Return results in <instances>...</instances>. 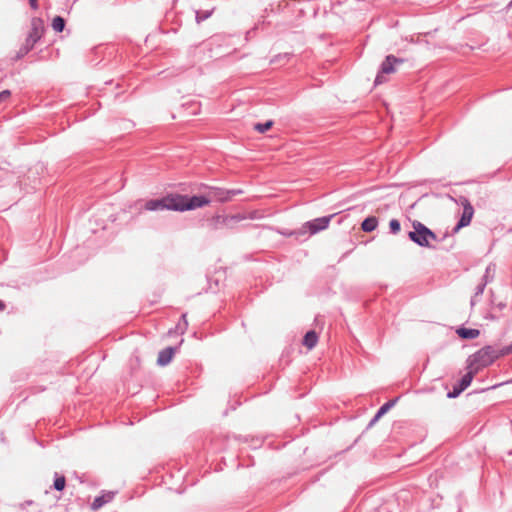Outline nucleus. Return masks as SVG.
<instances>
[{
  "label": "nucleus",
  "mask_w": 512,
  "mask_h": 512,
  "mask_svg": "<svg viewBox=\"0 0 512 512\" xmlns=\"http://www.w3.org/2000/svg\"><path fill=\"white\" fill-rule=\"evenodd\" d=\"M499 357V352L492 346H485L470 355L467 359V364L468 367L477 369V372H479L481 369L491 365Z\"/></svg>",
  "instance_id": "nucleus-1"
},
{
  "label": "nucleus",
  "mask_w": 512,
  "mask_h": 512,
  "mask_svg": "<svg viewBox=\"0 0 512 512\" xmlns=\"http://www.w3.org/2000/svg\"><path fill=\"white\" fill-rule=\"evenodd\" d=\"M413 229L408 233V237L421 247H429L430 242L437 239L436 234L419 221L413 222Z\"/></svg>",
  "instance_id": "nucleus-2"
},
{
  "label": "nucleus",
  "mask_w": 512,
  "mask_h": 512,
  "mask_svg": "<svg viewBox=\"0 0 512 512\" xmlns=\"http://www.w3.org/2000/svg\"><path fill=\"white\" fill-rule=\"evenodd\" d=\"M176 211L193 210L203 207L210 203V199L205 196H182L175 195Z\"/></svg>",
  "instance_id": "nucleus-3"
},
{
  "label": "nucleus",
  "mask_w": 512,
  "mask_h": 512,
  "mask_svg": "<svg viewBox=\"0 0 512 512\" xmlns=\"http://www.w3.org/2000/svg\"><path fill=\"white\" fill-rule=\"evenodd\" d=\"M403 59L397 58L394 55H388L380 66V70L375 78V85H380L386 81L385 75L394 73L396 71L395 66L402 64Z\"/></svg>",
  "instance_id": "nucleus-4"
},
{
  "label": "nucleus",
  "mask_w": 512,
  "mask_h": 512,
  "mask_svg": "<svg viewBox=\"0 0 512 512\" xmlns=\"http://www.w3.org/2000/svg\"><path fill=\"white\" fill-rule=\"evenodd\" d=\"M145 209L148 211L174 210L176 211L175 195H168L161 199H152L145 203Z\"/></svg>",
  "instance_id": "nucleus-5"
},
{
  "label": "nucleus",
  "mask_w": 512,
  "mask_h": 512,
  "mask_svg": "<svg viewBox=\"0 0 512 512\" xmlns=\"http://www.w3.org/2000/svg\"><path fill=\"white\" fill-rule=\"evenodd\" d=\"M43 33L44 23L42 19L34 17L31 20V28L25 42L34 47L35 44L41 39Z\"/></svg>",
  "instance_id": "nucleus-6"
},
{
  "label": "nucleus",
  "mask_w": 512,
  "mask_h": 512,
  "mask_svg": "<svg viewBox=\"0 0 512 512\" xmlns=\"http://www.w3.org/2000/svg\"><path fill=\"white\" fill-rule=\"evenodd\" d=\"M240 193H242V191L239 189L225 190L218 187H211L208 192V199H210V201L227 202Z\"/></svg>",
  "instance_id": "nucleus-7"
},
{
  "label": "nucleus",
  "mask_w": 512,
  "mask_h": 512,
  "mask_svg": "<svg viewBox=\"0 0 512 512\" xmlns=\"http://www.w3.org/2000/svg\"><path fill=\"white\" fill-rule=\"evenodd\" d=\"M333 217L334 215L316 218L308 221L305 226L309 229L310 234H316L322 230H325L329 226V223Z\"/></svg>",
  "instance_id": "nucleus-8"
},
{
  "label": "nucleus",
  "mask_w": 512,
  "mask_h": 512,
  "mask_svg": "<svg viewBox=\"0 0 512 512\" xmlns=\"http://www.w3.org/2000/svg\"><path fill=\"white\" fill-rule=\"evenodd\" d=\"M473 214V206L469 203L468 200L465 199L462 216L457 225L454 227L453 232H458L461 228L468 226L472 220Z\"/></svg>",
  "instance_id": "nucleus-9"
},
{
  "label": "nucleus",
  "mask_w": 512,
  "mask_h": 512,
  "mask_svg": "<svg viewBox=\"0 0 512 512\" xmlns=\"http://www.w3.org/2000/svg\"><path fill=\"white\" fill-rule=\"evenodd\" d=\"M115 493L114 492H105L100 496H97L91 504V508L93 510H98L105 504L109 503L113 500Z\"/></svg>",
  "instance_id": "nucleus-10"
},
{
  "label": "nucleus",
  "mask_w": 512,
  "mask_h": 512,
  "mask_svg": "<svg viewBox=\"0 0 512 512\" xmlns=\"http://www.w3.org/2000/svg\"><path fill=\"white\" fill-rule=\"evenodd\" d=\"M245 218L246 217L241 214L231 215V216H217L216 224L230 227L233 223L240 222V221L244 220Z\"/></svg>",
  "instance_id": "nucleus-11"
},
{
  "label": "nucleus",
  "mask_w": 512,
  "mask_h": 512,
  "mask_svg": "<svg viewBox=\"0 0 512 512\" xmlns=\"http://www.w3.org/2000/svg\"><path fill=\"white\" fill-rule=\"evenodd\" d=\"M175 350L176 349L173 347H167V348L161 350L158 354V359H157L158 365L166 366L167 364H169L172 360Z\"/></svg>",
  "instance_id": "nucleus-12"
},
{
  "label": "nucleus",
  "mask_w": 512,
  "mask_h": 512,
  "mask_svg": "<svg viewBox=\"0 0 512 512\" xmlns=\"http://www.w3.org/2000/svg\"><path fill=\"white\" fill-rule=\"evenodd\" d=\"M467 370V373L463 375L457 384L463 391L470 386L474 376L478 373L477 369H473L472 367L467 366Z\"/></svg>",
  "instance_id": "nucleus-13"
},
{
  "label": "nucleus",
  "mask_w": 512,
  "mask_h": 512,
  "mask_svg": "<svg viewBox=\"0 0 512 512\" xmlns=\"http://www.w3.org/2000/svg\"><path fill=\"white\" fill-rule=\"evenodd\" d=\"M457 334L462 339H475L479 336L480 331L478 329L461 327L457 329Z\"/></svg>",
  "instance_id": "nucleus-14"
},
{
  "label": "nucleus",
  "mask_w": 512,
  "mask_h": 512,
  "mask_svg": "<svg viewBox=\"0 0 512 512\" xmlns=\"http://www.w3.org/2000/svg\"><path fill=\"white\" fill-rule=\"evenodd\" d=\"M378 226V219L375 216H369L364 219L361 224V228L364 232H372Z\"/></svg>",
  "instance_id": "nucleus-15"
},
{
  "label": "nucleus",
  "mask_w": 512,
  "mask_h": 512,
  "mask_svg": "<svg viewBox=\"0 0 512 512\" xmlns=\"http://www.w3.org/2000/svg\"><path fill=\"white\" fill-rule=\"evenodd\" d=\"M318 342V335L315 331H308L303 338V345L308 349H312Z\"/></svg>",
  "instance_id": "nucleus-16"
},
{
  "label": "nucleus",
  "mask_w": 512,
  "mask_h": 512,
  "mask_svg": "<svg viewBox=\"0 0 512 512\" xmlns=\"http://www.w3.org/2000/svg\"><path fill=\"white\" fill-rule=\"evenodd\" d=\"M54 477L55 479L53 483V488L57 491H62L66 485L65 477L63 475H59L58 473H55Z\"/></svg>",
  "instance_id": "nucleus-17"
},
{
  "label": "nucleus",
  "mask_w": 512,
  "mask_h": 512,
  "mask_svg": "<svg viewBox=\"0 0 512 512\" xmlns=\"http://www.w3.org/2000/svg\"><path fill=\"white\" fill-rule=\"evenodd\" d=\"M213 10H196L195 11V19L199 24L202 21L208 19L212 15Z\"/></svg>",
  "instance_id": "nucleus-18"
},
{
  "label": "nucleus",
  "mask_w": 512,
  "mask_h": 512,
  "mask_svg": "<svg viewBox=\"0 0 512 512\" xmlns=\"http://www.w3.org/2000/svg\"><path fill=\"white\" fill-rule=\"evenodd\" d=\"M52 28L56 32H62L65 28V20L61 16H56L52 21Z\"/></svg>",
  "instance_id": "nucleus-19"
},
{
  "label": "nucleus",
  "mask_w": 512,
  "mask_h": 512,
  "mask_svg": "<svg viewBox=\"0 0 512 512\" xmlns=\"http://www.w3.org/2000/svg\"><path fill=\"white\" fill-rule=\"evenodd\" d=\"M495 271H496V266L495 264H489L487 267H486V270H485V274L483 276V280L482 281H485V280H488V283L490 281H492L493 277H494V274H495Z\"/></svg>",
  "instance_id": "nucleus-20"
},
{
  "label": "nucleus",
  "mask_w": 512,
  "mask_h": 512,
  "mask_svg": "<svg viewBox=\"0 0 512 512\" xmlns=\"http://www.w3.org/2000/svg\"><path fill=\"white\" fill-rule=\"evenodd\" d=\"M396 402H397V398L389 400L388 402L383 404L377 412H379V414H381L383 416L396 404Z\"/></svg>",
  "instance_id": "nucleus-21"
},
{
  "label": "nucleus",
  "mask_w": 512,
  "mask_h": 512,
  "mask_svg": "<svg viewBox=\"0 0 512 512\" xmlns=\"http://www.w3.org/2000/svg\"><path fill=\"white\" fill-rule=\"evenodd\" d=\"M488 283V280L482 281L480 284L476 286L474 297L471 299V304L474 305V298L483 294L485 287Z\"/></svg>",
  "instance_id": "nucleus-22"
},
{
  "label": "nucleus",
  "mask_w": 512,
  "mask_h": 512,
  "mask_svg": "<svg viewBox=\"0 0 512 512\" xmlns=\"http://www.w3.org/2000/svg\"><path fill=\"white\" fill-rule=\"evenodd\" d=\"M273 125V122L272 121H266L265 123H257L254 128L256 131L260 132V133H264L266 131H268Z\"/></svg>",
  "instance_id": "nucleus-23"
},
{
  "label": "nucleus",
  "mask_w": 512,
  "mask_h": 512,
  "mask_svg": "<svg viewBox=\"0 0 512 512\" xmlns=\"http://www.w3.org/2000/svg\"><path fill=\"white\" fill-rule=\"evenodd\" d=\"M389 228L392 234H397L401 229L400 222L397 219H391L389 222Z\"/></svg>",
  "instance_id": "nucleus-24"
},
{
  "label": "nucleus",
  "mask_w": 512,
  "mask_h": 512,
  "mask_svg": "<svg viewBox=\"0 0 512 512\" xmlns=\"http://www.w3.org/2000/svg\"><path fill=\"white\" fill-rule=\"evenodd\" d=\"M33 49L32 46L27 44L26 42L20 47L19 51L17 52V57L21 58L28 54Z\"/></svg>",
  "instance_id": "nucleus-25"
},
{
  "label": "nucleus",
  "mask_w": 512,
  "mask_h": 512,
  "mask_svg": "<svg viewBox=\"0 0 512 512\" xmlns=\"http://www.w3.org/2000/svg\"><path fill=\"white\" fill-rule=\"evenodd\" d=\"M188 326V322L186 320V314H182L181 316V322L178 323L177 325V329L181 332V333H184V331L186 330Z\"/></svg>",
  "instance_id": "nucleus-26"
},
{
  "label": "nucleus",
  "mask_w": 512,
  "mask_h": 512,
  "mask_svg": "<svg viewBox=\"0 0 512 512\" xmlns=\"http://www.w3.org/2000/svg\"><path fill=\"white\" fill-rule=\"evenodd\" d=\"M463 392V390L461 389V387H459L458 385H455L452 389V391H449L447 396L449 398H456L458 397L461 393Z\"/></svg>",
  "instance_id": "nucleus-27"
},
{
  "label": "nucleus",
  "mask_w": 512,
  "mask_h": 512,
  "mask_svg": "<svg viewBox=\"0 0 512 512\" xmlns=\"http://www.w3.org/2000/svg\"><path fill=\"white\" fill-rule=\"evenodd\" d=\"M499 352V356H505V355H508V354H511L512 353V343L510 345H507L505 347H503L501 350L498 351Z\"/></svg>",
  "instance_id": "nucleus-28"
},
{
  "label": "nucleus",
  "mask_w": 512,
  "mask_h": 512,
  "mask_svg": "<svg viewBox=\"0 0 512 512\" xmlns=\"http://www.w3.org/2000/svg\"><path fill=\"white\" fill-rule=\"evenodd\" d=\"M11 93L9 90H4L2 92H0V102L8 99L10 97Z\"/></svg>",
  "instance_id": "nucleus-29"
},
{
  "label": "nucleus",
  "mask_w": 512,
  "mask_h": 512,
  "mask_svg": "<svg viewBox=\"0 0 512 512\" xmlns=\"http://www.w3.org/2000/svg\"><path fill=\"white\" fill-rule=\"evenodd\" d=\"M382 417L381 414H379V412H376V414L374 415V417L371 419L370 421V426L374 425L380 418Z\"/></svg>",
  "instance_id": "nucleus-30"
},
{
  "label": "nucleus",
  "mask_w": 512,
  "mask_h": 512,
  "mask_svg": "<svg viewBox=\"0 0 512 512\" xmlns=\"http://www.w3.org/2000/svg\"><path fill=\"white\" fill-rule=\"evenodd\" d=\"M382 417L381 414H379V412H376V414L374 415V417L371 419L370 421V426L374 425L380 418Z\"/></svg>",
  "instance_id": "nucleus-31"
},
{
  "label": "nucleus",
  "mask_w": 512,
  "mask_h": 512,
  "mask_svg": "<svg viewBox=\"0 0 512 512\" xmlns=\"http://www.w3.org/2000/svg\"><path fill=\"white\" fill-rule=\"evenodd\" d=\"M29 5L31 6V8L33 10H37L38 9V0H29Z\"/></svg>",
  "instance_id": "nucleus-32"
},
{
  "label": "nucleus",
  "mask_w": 512,
  "mask_h": 512,
  "mask_svg": "<svg viewBox=\"0 0 512 512\" xmlns=\"http://www.w3.org/2000/svg\"><path fill=\"white\" fill-rule=\"evenodd\" d=\"M5 309V304L3 301L0 300V310H4Z\"/></svg>",
  "instance_id": "nucleus-33"
},
{
  "label": "nucleus",
  "mask_w": 512,
  "mask_h": 512,
  "mask_svg": "<svg viewBox=\"0 0 512 512\" xmlns=\"http://www.w3.org/2000/svg\"><path fill=\"white\" fill-rule=\"evenodd\" d=\"M507 8H512V0L508 3Z\"/></svg>",
  "instance_id": "nucleus-34"
}]
</instances>
